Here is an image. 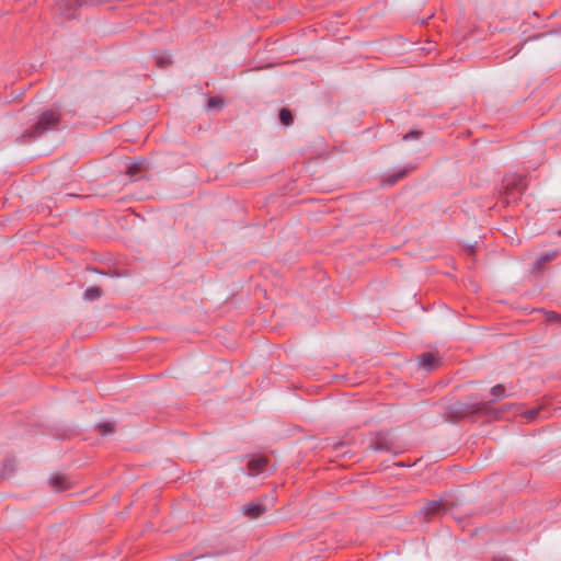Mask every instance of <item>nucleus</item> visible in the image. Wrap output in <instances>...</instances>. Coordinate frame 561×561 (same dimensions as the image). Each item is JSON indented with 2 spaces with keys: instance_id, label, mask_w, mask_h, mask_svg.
<instances>
[{
  "instance_id": "obj_13",
  "label": "nucleus",
  "mask_w": 561,
  "mask_h": 561,
  "mask_svg": "<svg viewBox=\"0 0 561 561\" xmlns=\"http://www.w3.org/2000/svg\"><path fill=\"white\" fill-rule=\"evenodd\" d=\"M492 402H496L505 397V387L503 385H495L491 389Z\"/></svg>"
},
{
  "instance_id": "obj_15",
  "label": "nucleus",
  "mask_w": 561,
  "mask_h": 561,
  "mask_svg": "<svg viewBox=\"0 0 561 561\" xmlns=\"http://www.w3.org/2000/svg\"><path fill=\"white\" fill-rule=\"evenodd\" d=\"M279 121L285 126L291 125L293 122H294V117H293L291 112L289 110H287V108H282L279 111Z\"/></svg>"
},
{
  "instance_id": "obj_12",
  "label": "nucleus",
  "mask_w": 561,
  "mask_h": 561,
  "mask_svg": "<svg viewBox=\"0 0 561 561\" xmlns=\"http://www.w3.org/2000/svg\"><path fill=\"white\" fill-rule=\"evenodd\" d=\"M83 296L85 300H96L102 296V289L98 286L89 287L85 289Z\"/></svg>"
},
{
  "instance_id": "obj_19",
  "label": "nucleus",
  "mask_w": 561,
  "mask_h": 561,
  "mask_svg": "<svg viewBox=\"0 0 561 561\" xmlns=\"http://www.w3.org/2000/svg\"><path fill=\"white\" fill-rule=\"evenodd\" d=\"M140 170H141V164L140 163H133L131 165L127 167L126 173L129 174V175H134L137 172H139Z\"/></svg>"
},
{
  "instance_id": "obj_3",
  "label": "nucleus",
  "mask_w": 561,
  "mask_h": 561,
  "mask_svg": "<svg viewBox=\"0 0 561 561\" xmlns=\"http://www.w3.org/2000/svg\"><path fill=\"white\" fill-rule=\"evenodd\" d=\"M453 412L458 417H465L467 415L473 414V413H483L486 412L489 409L488 402H479L473 404H462V403H456L453 405Z\"/></svg>"
},
{
  "instance_id": "obj_20",
  "label": "nucleus",
  "mask_w": 561,
  "mask_h": 561,
  "mask_svg": "<svg viewBox=\"0 0 561 561\" xmlns=\"http://www.w3.org/2000/svg\"><path fill=\"white\" fill-rule=\"evenodd\" d=\"M422 135V131H419V130H412V131H409L404 136H403V140H410V139H417L420 138Z\"/></svg>"
},
{
  "instance_id": "obj_21",
  "label": "nucleus",
  "mask_w": 561,
  "mask_h": 561,
  "mask_svg": "<svg viewBox=\"0 0 561 561\" xmlns=\"http://www.w3.org/2000/svg\"><path fill=\"white\" fill-rule=\"evenodd\" d=\"M222 101L219 98H210L208 100V107H221Z\"/></svg>"
},
{
  "instance_id": "obj_4",
  "label": "nucleus",
  "mask_w": 561,
  "mask_h": 561,
  "mask_svg": "<svg viewBox=\"0 0 561 561\" xmlns=\"http://www.w3.org/2000/svg\"><path fill=\"white\" fill-rule=\"evenodd\" d=\"M444 510V503L442 500H432L425 503V505L420 511V514L423 516V519L427 522L434 516L443 513Z\"/></svg>"
},
{
  "instance_id": "obj_1",
  "label": "nucleus",
  "mask_w": 561,
  "mask_h": 561,
  "mask_svg": "<svg viewBox=\"0 0 561 561\" xmlns=\"http://www.w3.org/2000/svg\"><path fill=\"white\" fill-rule=\"evenodd\" d=\"M60 122V113L54 110L44 112L38 121L32 128L27 129L24 134V138H35L42 136L44 133L55 129Z\"/></svg>"
},
{
  "instance_id": "obj_16",
  "label": "nucleus",
  "mask_w": 561,
  "mask_h": 561,
  "mask_svg": "<svg viewBox=\"0 0 561 561\" xmlns=\"http://www.w3.org/2000/svg\"><path fill=\"white\" fill-rule=\"evenodd\" d=\"M98 430L101 435L112 434L114 432V424L111 422H104L98 425Z\"/></svg>"
},
{
  "instance_id": "obj_2",
  "label": "nucleus",
  "mask_w": 561,
  "mask_h": 561,
  "mask_svg": "<svg viewBox=\"0 0 561 561\" xmlns=\"http://www.w3.org/2000/svg\"><path fill=\"white\" fill-rule=\"evenodd\" d=\"M505 202L517 201L526 188V179L522 175H508L503 180Z\"/></svg>"
},
{
  "instance_id": "obj_17",
  "label": "nucleus",
  "mask_w": 561,
  "mask_h": 561,
  "mask_svg": "<svg viewBox=\"0 0 561 561\" xmlns=\"http://www.w3.org/2000/svg\"><path fill=\"white\" fill-rule=\"evenodd\" d=\"M407 174V170H402L393 175H390L389 178H387L385 180V182L387 184H394L396 182H398L399 180H401L402 178H404Z\"/></svg>"
},
{
  "instance_id": "obj_11",
  "label": "nucleus",
  "mask_w": 561,
  "mask_h": 561,
  "mask_svg": "<svg viewBox=\"0 0 561 561\" xmlns=\"http://www.w3.org/2000/svg\"><path fill=\"white\" fill-rule=\"evenodd\" d=\"M557 256H558L557 251H549V252L541 253L535 263V267L537 270H539L542 265H545L546 263H548L550 261H553Z\"/></svg>"
},
{
  "instance_id": "obj_14",
  "label": "nucleus",
  "mask_w": 561,
  "mask_h": 561,
  "mask_svg": "<svg viewBox=\"0 0 561 561\" xmlns=\"http://www.w3.org/2000/svg\"><path fill=\"white\" fill-rule=\"evenodd\" d=\"M171 56L168 53H161L156 56V64L160 68H165L171 65Z\"/></svg>"
},
{
  "instance_id": "obj_5",
  "label": "nucleus",
  "mask_w": 561,
  "mask_h": 561,
  "mask_svg": "<svg viewBox=\"0 0 561 561\" xmlns=\"http://www.w3.org/2000/svg\"><path fill=\"white\" fill-rule=\"evenodd\" d=\"M244 516L250 519H255L262 516L266 512V507L261 503L250 502L247 505H243L241 508Z\"/></svg>"
},
{
  "instance_id": "obj_6",
  "label": "nucleus",
  "mask_w": 561,
  "mask_h": 561,
  "mask_svg": "<svg viewBox=\"0 0 561 561\" xmlns=\"http://www.w3.org/2000/svg\"><path fill=\"white\" fill-rule=\"evenodd\" d=\"M268 463V459L266 457H255L249 460L248 462V473L249 476H259L263 472Z\"/></svg>"
},
{
  "instance_id": "obj_8",
  "label": "nucleus",
  "mask_w": 561,
  "mask_h": 561,
  "mask_svg": "<svg viewBox=\"0 0 561 561\" xmlns=\"http://www.w3.org/2000/svg\"><path fill=\"white\" fill-rule=\"evenodd\" d=\"M81 5L80 0H59L58 7L60 13L66 18H72L75 10Z\"/></svg>"
},
{
  "instance_id": "obj_7",
  "label": "nucleus",
  "mask_w": 561,
  "mask_h": 561,
  "mask_svg": "<svg viewBox=\"0 0 561 561\" xmlns=\"http://www.w3.org/2000/svg\"><path fill=\"white\" fill-rule=\"evenodd\" d=\"M370 448L375 451H389L397 454L398 450L393 447L392 443L385 436H377L371 443Z\"/></svg>"
},
{
  "instance_id": "obj_10",
  "label": "nucleus",
  "mask_w": 561,
  "mask_h": 561,
  "mask_svg": "<svg viewBox=\"0 0 561 561\" xmlns=\"http://www.w3.org/2000/svg\"><path fill=\"white\" fill-rule=\"evenodd\" d=\"M49 484L55 491H64L70 488L68 478L59 473L51 476Z\"/></svg>"
},
{
  "instance_id": "obj_9",
  "label": "nucleus",
  "mask_w": 561,
  "mask_h": 561,
  "mask_svg": "<svg viewBox=\"0 0 561 561\" xmlns=\"http://www.w3.org/2000/svg\"><path fill=\"white\" fill-rule=\"evenodd\" d=\"M417 362L420 367L432 370L438 365L439 359L433 353H423L417 357Z\"/></svg>"
},
{
  "instance_id": "obj_22",
  "label": "nucleus",
  "mask_w": 561,
  "mask_h": 561,
  "mask_svg": "<svg viewBox=\"0 0 561 561\" xmlns=\"http://www.w3.org/2000/svg\"><path fill=\"white\" fill-rule=\"evenodd\" d=\"M557 318H558L557 313H554V312L549 313V318H548L549 320L557 319Z\"/></svg>"
},
{
  "instance_id": "obj_18",
  "label": "nucleus",
  "mask_w": 561,
  "mask_h": 561,
  "mask_svg": "<svg viewBox=\"0 0 561 561\" xmlns=\"http://www.w3.org/2000/svg\"><path fill=\"white\" fill-rule=\"evenodd\" d=\"M541 411V408L530 409L523 413V417H525L528 421L536 420Z\"/></svg>"
},
{
  "instance_id": "obj_23",
  "label": "nucleus",
  "mask_w": 561,
  "mask_h": 561,
  "mask_svg": "<svg viewBox=\"0 0 561 561\" xmlns=\"http://www.w3.org/2000/svg\"><path fill=\"white\" fill-rule=\"evenodd\" d=\"M503 561H510V560H508V559H505V560H503Z\"/></svg>"
}]
</instances>
